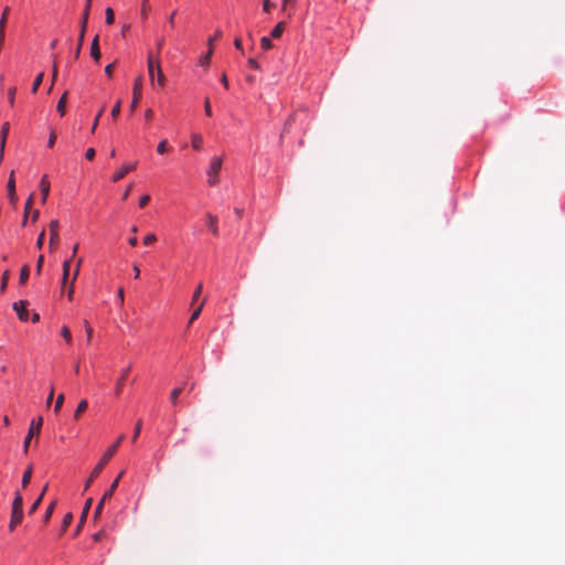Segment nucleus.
I'll return each instance as SVG.
<instances>
[{
    "label": "nucleus",
    "instance_id": "1",
    "mask_svg": "<svg viewBox=\"0 0 565 565\" xmlns=\"http://www.w3.org/2000/svg\"><path fill=\"white\" fill-rule=\"evenodd\" d=\"M125 435H120L119 438L107 449V451L104 454V456L100 458L98 463L93 469L89 478L87 479L85 483V489H88L94 481L95 478L99 476V473L103 471L105 466L108 463V461L111 459V457L116 454L119 445L124 440Z\"/></svg>",
    "mask_w": 565,
    "mask_h": 565
},
{
    "label": "nucleus",
    "instance_id": "2",
    "mask_svg": "<svg viewBox=\"0 0 565 565\" xmlns=\"http://www.w3.org/2000/svg\"><path fill=\"white\" fill-rule=\"evenodd\" d=\"M148 72H149V76H150V81L153 82L154 81V76L157 75V79H158V84L159 86L163 87L164 86V83H166V77L162 73V70H161V66H160V62L159 60H156L152 55V53H149L148 54Z\"/></svg>",
    "mask_w": 565,
    "mask_h": 565
},
{
    "label": "nucleus",
    "instance_id": "3",
    "mask_svg": "<svg viewBox=\"0 0 565 565\" xmlns=\"http://www.w3.org/2000/svg\"><path fill=\"white\" fill-rule=\"evenodd\" d=\"M92 6V0H87L85 4V9L83 11L82 20H81V28H79V36H78V44L75 51V58H78L82 45L84 43V36L87 28L88 17H89V10Z\"/></svg>",
    "mask_w": 565,
    "mask_h": 565
},
{
    "label": "nucleus",
    "instance_id": "4",
    "mask_svg": "<svg viewBox=\"0 0 565 565\" xmlns=\"http://www.w3.org/2000/svg\"><path fill=\"white\" fill-rule=\"evenodd\" d=\"M223 159L221 157H213L211 159L209 169L206 171L207 183L210 185H216L218 183V173L222 169Z\"/></svg>",
    "mask_w": 565,
    "mask_h": 565
},
{
    "label": "nucleus",
    "instance_id": "5",
    "mask_svg": "<svg viewBox=\"0 0 565 565\" xmlns=\"http://www.w3.org/2000/svg\"><path fill=\"white\" fill-rule=\"evenodd\" d=\"M23 519V498L20 491H17L14 494L12 510H11V521L12 523L20 524Z\"/></svg>",
    "mask_w": 565,
    "mask_h": 565
},
{
    "label": "nucleus",
    "instance_id": "6",
    "mask_svg": "<svg viewBox=\"0 0 565 565\" xmlns=\"http://www.w3.org/2000/svg\"><path fill=\"white\" fill-rule=\"evenodd\" d=\"M42 424H43V418L41 416L36 419H32V422L30 424L29 431L23 441V452L24 454H28L32 438L41 433Z\"/></svg>",
    "mask_w": 565,
    "mask_h": 565
},
{
    "label": "nucleus",
    "instance_id": "7",
    "mask_svg": "<svg viewBox=\"0 0 565 565\" xmlns=\"http://www.w3.org/2000/svg\"><path fill=\"white\" fill-rule=\"evenodd\" d=\"M58 227H60V223L57 220H52L49 224V228H50V242H49V247H50V250H53L58 242Z\"/></svg>",
    "mask_w": 565,
    "mask_h": 565
},
{
    "label": "nucleus",
    "instance_id": "8",
    "mask_svg": "<svg viewBox=\"0 0 565 565\" xmlns=\"http://www.w3.org/2000/svg\"><path fill=\"white\" fill-rule=\"evenodd\" d=\"M141 89H142V79H141V77H138L135 82L134 90H132V102H131V106H130L131 111L135 110L139 99L141 98Z\"/></svg>",
    "mask_w": 565,
    "mask_h": 565
},
{
    "label": "nucleus",
    "instance_id": "9",
    "mask_svg": "<svg viewBox=\"0 0 565 565\" xmlns=\"http://www.w3.org/2000/svg\"><path fill=\"white\" fill-rule=\"evenodd\" d=\"M9 130H10V124L7 121L2 125L1 130H0V161L3 160L4 148H6Z\"/></svg>",
    "mask_w": 565,
    "mask_h": 565
},
{
    "label": "nucleus",
    "instance_id": "10",
    "mask_svg": "<svg viewBox=\"0 0 565 565\" xmlns=\"http://www.w3.org/2000/svg\"><path fill=\"white\" fill-rule=\"evenodd\" d=\"M26 306H28V302L24 300H20V301H17L13 303V310L17 312V315L21 321L28 320L29 312H28Z\"/></svg>",
    "mask_w": 565,
    "mask_h": 565
},
{
    "label": "nucleus",
    "instance_id": "11",
    "mask_svg": "<svg viewBox=\"0 0 565 565\" xmlns=\"http://www.w3.org/2000/svg\"><path fill=\"white\" fill-rule=\"evenodd\" d=\"M137 167V163L131 164H124L117 172L113 175V181L118 182L119 180L124 179L125 175L131 171H134Z\"/></svg>",
    "mask_w": 565,
    "mask_h": 565
},
{
    "label": "nucleus",
    "instance_id": "12",
    "mask_svg": "<svg viewBox=\"0 0 565 565\" xmlns=\"http://www.w3.org/2000/svg\"><path fill=\"white\" fill-rule=\"evenodd\" d=\"M50 181L47 179V175H43L40 181V191H41V203L45 204L47 196L50 194Z\"/></svg>",
    "mask_w": 565,
    "mask_h": 565
},
{
    "label": "nucleus",
    "instance_id": "13",
    "mask_svg": "<svg viewBox=\"0 0 565 565\" xmlns=\"http://www.w3.org/2000/svg\"><path fill=\"white\" fill-rule=\"evenodd\" d=\"M8 196L11 203H15L18 200L17 193H15V179H14V171L10 173L9 180H8Z\"/></svg>",
    "mask_w": 565,
    "mask_h": 565
},
{
    "label": "nucleus",
    "instance_id": "14",
    "mask_svg": "<svg viewBox=\"0 0 565 565\" xmlns=\"http://www.w3.org/2000/svg\"><path fill=\"white\" fill-rule=\"evenodd\" d=\"M130 369H131V367H130V366H128V367H126V369H124V370L121 371V375H120V377L118 379V381H117V383H116V388H115V394H116L117 396H119V395L121 394V392H122V387H124V384H125L126 377H127V375H128V374H129V372H130Z\"/></svg>",
    "mask_w": 565,
    "mask_h": 565
},
{
    "label": "nucleus",
    "instance_id": "15",
    "mask_svg": "<svg viewBox=\"0 0 565 565\" xmlns=\"http://www.w3.org/2000/svg\"><path fill=\"white\" fill-rule=\"evenodd\" d=\"M206 218H207V226L211 230L212 234L214 236H217L218 235L217 217L211 213H207Z\"/></svg>",
    "mask_w": 565,
    "mask_h": 565
},
{
    "label": "nucleus",
    "instance_id": "16",
    "mask_svg": "<svg viewBox=\"0 0 565 565\" xmlns=\"http://www.w3.org/2000/svg\"><path fill=\"white\" fill-rule=\"evenodd\" d=\"M124 473H125V471H121V472L117 476V478L113 481V483L110 484L109 489H108V490L103 494L104 500H109V499L113 497V494H114L115 490H116V489H117V487H118L119 480L121 479V477L124 476Z\"/></svg>",
    "mask_w": 565,
    "mask_h": 565
},
{
    "label": "nucleus",
    "instance_id": "17",
    "mask_svg": "<svg viewBox=\"0 0 565 565\" xmlns=\"http://www.w3.org/2000/svg\"><path fill=\"white\" fill-rule=\"evenodd\" d=\"M98 35H96L92 42L90 45V55L92 57L98 62L100 60V50H99V42H98Z\"/></svg>",
    "mask_w": 565,
    "mask_h": 565
},
{
    "label": "nucleus",
    "instance_id": "18",
    "mask_svg": "<svg viewBox=\"0 0 565 565\" xmlns=\"http://www.w3.org/2000/svg\"><path fill=\"white\" fill-rule=\"evenodd\" d=\"M203 145V137L200 134H193L191 136V146L195 150H201Z\"/></svg>",
    "mask_w": 565,
    "mask_h": 565
},
{
    "label": "nucleus",
    "instance_id": "19",
    "mask_svg": "<svg viewBox=\"0 0 565 565\" xmlns=\"http://www.w3.org/2000/svg\"><path fill=\"white\" fill-rule=\"evenodd\" d=\"M207 45H209L207 53L200 58V64L202 66H207L210 64L211 56H212V53H213L212 40H209Z\"/></svg>",
    "mask_w": 565,
    "mask_h": 565
},
{
    "label": "nucleus",
    "instance_id": "20",
    "mask_svg": "<svg viewBox=\"0 0 565 565\" xmlns=\"http://www.w3.org/2000/svg\"><path fill=\"white\" fill-rule=\"evenodd\" d=\"M32 471H33V467H32V465H30L22 476L21 486L23 489L26 488L28 484L30 483L31 478H32Z\"/></svg>",
    "mask_w": 565,
    "mask_h": 565
},
{
    "label": "nucleus",
    "instance_id": "21",
    "mask_svg": "<svg viewBox=\"0 0 565 565\" xmlns=\"http://www.w3.org/2000/svg\"><path fill=\"white\" fill-rule=\"evenodd\" d=\"M66 102H67V92H65L62 97L60 98L56 109L60 113L61 116L65 115L66 111Z\"/></svg>",
    "mask_w": 565,
    "mask_h": 565
},
{
    "label": "nucleus",
    "instance_id": "22",
    "mask_svg": "<svg viewBox=\"0 0 565 565\" xmlns=\"http://www.w3.org/2000/svg\"><path fill=\"white\" fill-rule=\"evenodd\" d=\"M286 23L284 21L279 22L273 30H271V38L279 39L285 30Z\"/></svg>",
    "mask_w": 565,
    "mask_h": 565
},
{
    "label": "nucleus",
    "instance_id": "23",
    "mask_svg": "<svg viewBox=\"0 0 565 565\" xmlns=\"http://www.w3.org/2000/svg\"><path fill=\"white\" fill-rule=\"evenodd\" d=\"M87 407H88L87 401L86 399H82L78 403V405H77V407H76V409L74 412V418L75 419L79 418V416L87 409Z\"/></svg>",
    "mask_w": 565,
    "mask_h": 565
},
{
    "label": "nucleus",
    "instance_id": "24",
    "mask_svg": "<svg viewBox=\"0 0 565 565\" xmlns=\"http://www.w3.org/2000/svg\"><path fill=\"white\" fill-rule=\"evenodd\" d=\"M29 275H30V267L28 265H24L20 271L19 282L21 285H24L29 279Z\"/></svg>",
    "mask_w": 565,
    "mask_h": 565
},
{
    "label": "nucleus",
    "instance_id": "25",
    "mask_svg": "<svg viewBox=\"0 0 565 565\" xmlns=\"http://www.w3.org/2000/svg\"><path fill=\"white\" fill-rule=\"evenodd\" d=\"M183 391V387H175L171 391L170 393V402L173 404V405H177L178 404V401H179V396L180 394L182 393Z\"/></svg>",
    "mask_w": 565,
    "mask_h": 565
},
{
    "label": "nucleus",
    "instance_id": "26",
    "mask_svg": "<svg viewBox=\"0 0 565 565\" xmlns=\"http://www.w3.org/2000/svg\"><path fill=\"white\" fill-rule=\"evenodd\" d=\"M43 78H44V73H40L36 75V77L34 78V82L32 84V93L35 94L39 89V87L41 86L42 82H43Z\"/></svg>",
    "mask_w": 565,
    "mask_h": 565
},
{
    "label": "nucleus",
    "instance_id": "27",
    "mask_svg": "<svg viewBox=\"0 0 565 565\" xmlns=\"http://www.w3.org/2000/svg\"><path fill=\"white\" fill-rule=\"evenodd\" d=\"M71 268V259H66L63 263V286L66 284Z\"/></svg>",
    "mask_w": 565,
    "mask_h": 565
},
{
    "label": "nucleus",
    "instance_id": "28",
    "mask_svg": "<svg viewBox=\"0 0 565 565\" xmlns=\"http://www.w3.org/2000/svg\"><path fill=\"white\" fill-rule=\"evenodd\" d=\"M73 521V514L66 513L62 522V532H65Z\"/></svg>",
    "mask_w": 565,
    "mask_h": 565
},
{
    "label": "nucleus",
    "instance_id": "29",
    "mask_svg": "<svg viewBox=\"0 0 565 565\" xmlns=\"http://www.w3.org/2000/svg\"><path fill=\"white\" fill-rule=\"evenodd\" d=\"M204 300L199 305V307L192 312L191 317H190V321L189 323H192L194 320H196L201 312H202V309H203V306H204Z\"/></svg>",
    "mask_w": 565,
    "mask_h": 565
},
{
    "label": "nucleus",
    "instance_id": "30",
    "mask_svg": "<svg viewBox=\"0 0 565 565\" xmlns=\"http://www.w3.org/2000/svg\"><path fill=\"white\" fill-rule=\"evenodd\" d=\"M105 15H106L105 17L106 18V23L107 24H113L114 21H115V12H114V10L111 8H107L105 10Z\"/></svg>",
    "mask_w": 565,
    "mask_h": 565
},
{
    "label": "nucleus",
    "instance_id": "31",
    "mask_svg": "<svg viewBox=\"0 0 565 565\" xmlns=\"http://www.w3.org/2000/svg\"><path fill=\"white\" fill-rule=\"evenodd\" d=\"M17 87H10L8 90V102L11 107L14 106V98H15Z\"/></svg>",
    "mask_w": 565,
    "mask_h": 565
},
{
    "label": "nucleus",
    "instance_id": "32",
    "mask_svg": "<svg viewBox=\"0 0 565 565\" xmlns=\"http://www.w3.org/2000/svg\"><path fill=\"white\" fill-rule=\"evenodd\" d=\"M141 426H142V422H141V419H138L137 423H136V427H135V430H134L132 438H131L132 443H135L137 440V438L139 437L140 431H141Z\"/></svg>",
    "mask_w": 565,
    "mask_h": 565
},
{
    "label": "nucleus",
    "instance_id": "33",
    "mask_svg": "<svg viewBox=\"0 0 565 565\" xmlns=\"http://www.w3.org/2000/svg\"><path fill=\"white\" fill-rule=\"evenodd\" d=\"M64 394H60L55 401L54 412L58 413L64 404Z\"/></svg>",
    "mask_w": 565,
    "mask_h": 565
},
{
    "label": "nucleus",
    "instance_id": "34",
    "mask_svg": "<svg viewBox=\"0 0 565 565\" xmlns=\"http://www.w3.org/2000/svg\"><path fill=\"white\" fill-rule=\"evenodd\" d=\"M92 503H93V499L92 498L86 500L84 509H83V512H82V515H81L82 516V521H85L86 515H87V513H88V511L90 509Z\"/></svg>",
    "mask_w": 565,
    "mask_h": 565
},
{
    "label": "nucleus",
    "instance_id": "35",
    "mask_svg": "<svg viewBox=\"0 0 565 565\" xmlns=\"http://www.w3.org/2000/svg\"><path fill=\"white\" fill-rule=\"evenodd\" d=\"M104 111H105V106H103L100 108V110L97 113V115L95 117V120L93 122L92 132H95V130H96V128L98 126L99 119H100L102 115L104 114Z\"/></svg>",
    "mask_w": 565,
    "mask_h": 565
},
{
    "label": "nucleus",
    "instance_id": "36",
    "mask_svg": "<svg viewBox=\"0 0 565 565\" xmlns=\"http://www.w3.org/2000/svg\"><path fill=\"white\" fill-rule=\"evenodd\" d=\"M120 107H121V102L120 100H117V103L115 104V106L113 107L111 109V118L113 119H116L120 113Z\"/></svg>",
    "mask_w": 565,
    "mask_h": 565
},
{
    "label": "nucleus",
    "instance_id": "37",
    "mask_svg": "<svg viewBox=\"0 0 565 565\" xmlns=\"http://www.w3.org/2000/svg\"><path fill=\"white\" fill-rule=\"evenodd\" d=\"M167 150H168V141L164 139L159 142V145L157 147V152L160 154H163L164 152H167Z\"/></svg>",
    "mask_w": 565,
    "mask_h": 565
},
{
    "label": "nucleus",
    "instance_id": "38",
    "mask_svg": "<svg viewBox=\"0 0 565 565\" xmlns=\"http://www.w3.org/2000/svg\"><path fill=\"white\" fill-rule=\"evenodd\" d=\"M203 290V285L199 284L192 296V305L199 299Z\"/></svg>",
    "mask_w": 565,
    "mask_h": 565
},
{
    "label": "nucleus",
    "instance_id": "39",
    "mask_svg": "<svg viewBox=\"0 0 565 565\" xmlns=\"http://www.w3.org/2000/svg\"><path fill=\"white\" fill-rule=\"evenodd\" d=\"M41 502H42V495H39V498L30 507L29 514H33L38 510V508L40 507Z\"/></svg>",
    "mask_w": 565,
    "mask_h": 565
},
{
    "label": "nucleus",
    "instance_id": "40",
    "mask_svg": "<svg viewBox=\"0 0 565 565\" xmlns=\"http://www.w3.org/2000/svg\"><path fill=\"white\" fill-rule=\"evenodd\" d=\"M84 328L87 335V343H89L93 335V328L89 326L87 320H84Z\"/></svg>",
    "mask_w": 565,
    "mask_h": 565
},
{
    "label": "nucleus",
    "instance_id": "41",
    "mask_svg": "<svg viewBox=\"0 0 565 565\" xmlns=\"http://www.w3.org/2000/svg\"><path fill=\"white\" fill-rule=\"evenodd\" d=\"M62 337L70 343L72 341V334L67 327H63L61 330Z\"/></svg>",
    "mask_w": 565,
    "mask_h": 565
},
{
    "label": "nucleus",
    "instance_id": "42",
    "mask_svg": "<svg viewBox=\"0 0 565 565\" xmlns=\"http://www.w3.org/2000/svg\"><path fill=\"white\" fill-rule=\"evenodd\" d=\"M106 501L107 500H104V497H102L100 501L96 505V509H95V512H94V518H97L102 513L103 507H104Z\"/></svg>",
    "mask_w": 565,
    "mask_h": 565
},
{
    "label": "nucleus",
    "instance_id": "43",
    "mask_svg": "<svg viewBox=\"0 0 565 565\" xmlns=\"http://www.w3.org/2000/svg\"><path fill=\"white\" fill-rule=\"evenodd\" d=\"M260 44L264 50H269L273 46L270 39H268L267 36L262 38Z\"/></svg>",
    "mask_w": 565,
    "mask_h": 565
},
{
    "label": "nucleus",
    "instance_id": "44",
    "mask_svg": "<svg viewBox=\"0 0 565 565\" xmlns=\"http://www.w3.org/2000/svg\"><path fill=\"white\" fill-rule=\"evenodd\" d=\"M54 507H55V503H54V502H52V503L47 507V509H46V511H45V515H44V522H47V521L50 520V518H51V515H52V513H53V511H54Z\"/></svg>",
    "mask_w": 565,
    "mask_h": 565
},
{
    "label": "nucleus",
    "instance_id": "45",
    "mask_svg": "<svg viewBox=\"0 0 565 565\" xmlns=\"http://www.w3.org/2000/svg\"><path fill=\"white\" fill-rule=\"evenodd\" d=\"M156 241H157V236H156L154 234H148V235L143 238V244H145V245H151V244H153Z\"/></svg>",
    "mask_w": 565,
    "mask_h": 565
},
{
    "label": "nucleus",
    "instance_id": "46",
    "mask_svg": "<svg viewBox=\"0 0 565 565\" xmlns=\"http://www.w3.org/2000/svg\"><path fill=\"white\" fill-rule=\"evenodd\" d=\"M44 237H45V231L42 230L39 237H38V241H36V247L39 249H41L43 247V243H44Z\"/></svg>",
    "mask_w": 565,
    "mask_h": 565
},
{
    "label": "nucleus",
    "instance_id": "47",
    "mask_svg": "<svg viewBox=\"0 0 565 565\" xmlns=\"http://www.w3.org/2000/svg\"><path fill=\"white\" fill-rule=\"evenodd\" d=\"M33 198H34V194H31L29 196V199L26 200L25 202V206H24V213L29 214V211L31 210L32 207V204H33Z\"/></svg>",
    "mask_w": 565,
    "mask_h": 565
},
{
    "label": "nucleus",
    "instance_id": "48",
    "mask_svg": "<svg viewBox=\"0 0 565 565\" xmlns=\"http://www.w3.org/2000/svg\"><path fill=\"white\" fill-rule=\"evenodd\" d=\"M9 277H10V273L9 270H6L2 275V285H1V290L3 291L7 287V284H8V280H9Z\"/></svg>",
    "mask_w": 565,
    "mask_h": 565
},
{
    "label": "nucleus",
    "instance_id": "49",
    "mask_svg": "<svg viewBox=\"0 0 565 565\" xmlns=\"http://www.w3.org/2000/svg\"><path fill=\"white\" fill-rule=\"evenodd\" d=\"M149 201H150V195H148V194L142 195L139 200V206L145 207L149 203Z\"/></svg>",
    "mask_w": 565,
    "mask_h": 565
},
{
    "label": "nucleus",
    "instance_id": "50",
    "mask_svg": "<svg viewBox=\"0 0 565 565\" xmlns=\"http://www.w3.org/2000/svg\"><path fill=\"white\" fill-rule=\"evenodd\" d=\"M55 141H56V135H55L54 131H51L50 137H49V141H47V147L49 148H53L54 145H55Z\"/></svg>",
    "mask_w": 565,
    "mask_h": 565
},
{
    "label": "nucleus",
    "instance_id": "51",
    "mask_svg": "<svg viewBox=\"0 0 565 565\" xmlns=\"http://www.w3.org/2000/svg\"><path fill=\"white\" fill-rule=\"evenodd\" d=\"M82 262H83V259H82V258H78V259H77L76 268H75V273H74V276H73V279H72V285L74 284V281L76 280V278H77V276H78L79 267H81V265H82Z\"/></svg>",
    "mask_w": 565,
    "mask_h": 565
},
{
    "label": "nucleus",
    "instance_id": "52",
    "mask_svg": "<svg viewBox=\"0 0 565 565\" xmlns=\"http://www.w3.org/2000/svg\"><path fill=\"white\" fill-rule=\"evenodd\" d=\"M204 110L207 116H212V107L209 98L204 102Z\"/></svg>",
    "mask_w": 565,
    "mask_h": 565
},
{
    "label": "nucleus",
    "instance_id": "53",
    "mask_svg": "<svg viewBox=\"0 0 565 565\" xmlns=\"http://www.w3.org/2000/svg\"><path fill=\"white\" fill-rule=\"evenodd\" d=\"M148 0H142V7H141V17L146 18L148 13Z\"/></svg>",
    "mask_w": 565,
    "mask_h": 565
},
{
    "label": "nucleus",
    "instance_id": "54",
    "mask_svg": "<svg viewBox=\"0 0 565 565\" xmlns=\"http://www.w3.org/2000/svg\"><path fill=\"white\" fill-rule=\"evenodd\" d=\"M56 77H57V63H56V60H54L53 70H52V85H54Z\"/></svg>",
    "mask_w": 565,
    "mask_h": 565
},
{
    "label": "nucleus",
    "instance_id": "55",
    "mask_svg": "<svg viewBox=\"0 0 565 565\" xmlns=\"http://www.w3.org/2000/svg\"><path fill=\"white\" fill-rule=\"evenodd\" d=\"M95 153H96V152H95V149H94V148H88V149L86 150L85 158H86L87 160H93V159H94V157H95Z\"/></svg>",
    "mask_w": 565,
    "mask_h": 565
},
{
    "label": "nucleus",
    "instance_id": "56",
    "mask_svg": "<svg viewBox=\"0 0 565 565\" xmlns=\"http://www.w3.org/2000/svg\"><path fill=\"white\" fill-rule=\"evenodd\" d=\"M43 262H44V256L40 255V257L38 258V263H36V274L38 275L41 273Z\"/></svg>",
    "mask_w": 565,
    "mask_h": 565
},
{
    "label": "nucleus",
    "instance_id": "57",
    "mask_svg": "<svg viewBox=\"0 0 565 565\" xmlns=\"http://www.w3.org/2000/svg\"><path fill=\"white\" fill-rule=\"evenodd\" d=\"M53 397H54V387H51V391L49 393V396L46 398V407H50V405L52 404V401H53Z\"/></svg>",
    "mask_w": 565,
    "mask_h": 565
},
{
    "label": "nucleus",
    "instance_id": "58",
    "mask_svg": "<svg viewBox=\"0 0 565 565\" xmlns=\"http://www.w3.org/2000/svg\"><path fill=\"white\" fill-rule=\"evenodd\" d=\"M106 533L104 531H99L93 535V540L95 542L100 541L103 537H105Z\"/></svg>",
    "mask_w": 565,
    "mask_h": 565
},
{
    "label": "nucleus",
    "instance_id": "59",
    "mask_svg": "<svg viewBox=\"0 0 565 565\" xmlns=\"http://www.w3.org/2000/svg\"><path fill=\"white\" fill-rule=\"evenodd\" d=\"M274 4L269 0H264L263 9L265 12H269Z\"/></svg>",
    "mask_w": 565,
    "mask_h": 565
},
{
    "label": "nucleus",
    "instance_id": "60",
    "mask_svg": "<svg viewBox=\"0 0 565 565\" xmlns=\"http://www.w3.org/2000/svg\"><path fill=\"white\" fill-rule=\"evenodd\" d=\"M113 71H114V63L111 64H108L106 67H105V73L107 74V76H111L113 75Z\"/></svg>",
    "mask_w": 565,
    "mask_h": 565
},
{
    "label": "nucleus",
    "instance_id": "61",
    "mask_svg": "<svg viewBox=\"0 0 565 565\" xmlns=\"http://www.w3.org/2000/svg\"><path fill=\"white\" fill-rule=\"evenodd\" d=\"M175 13H177V12H175V11H173V12L170 14V17L168 18V22H169V25H170V28H171V29H173V28H174V17H175Z\"/></svg>",
    "mask_w": 565,
    "mask_h": 565
},
{
    "label": "nucleus",
    "instance_id": "62",
    "mask_svg": "<svg viewBox=\"0 0 565 565\" xmlns=\"http://www.w3.org/2000/svg\"><path fill=\"white\" fill-rule=\"evenodd\" d=\"M248 64L254 70H258L259 68V64L254 58H249L248 60Z\"/></svg>",
    "mask_w": 565,
    "mask_h": 565
},
{
    "label": "nucleus",
    "instance_id": "63",
    "mask_svg": "<svg viewBox=\"0 0 565 565\" xmlns=\"http://www.w3.org/2000/svg\"><path fill=\"white\" fill-rule=\"evenodd\" d=\"M234 45L237 50H242V40L239 38H236L234 41Z\"/></svg>",
    "mask_w": 565,
    "mask_h": 565
},
{
    "label": "nucleus",
    "instance_id": "64",
    "mask_svg": "<svg viewBox=\"0 0 565 565\" xmlns=\"http://www.w3.org/2000/svg\"><path fill=\"white\" fill-rule=\"evenodd\" d=\"M153 111L152 109H147L145 113V117L147 120H150L152 118Z\"/></svg>",
    "mask_w": 565,
    "mask_h": 565
}]
</instances>
